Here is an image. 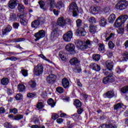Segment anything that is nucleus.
Here are the masks:
<instances>
[{"instance_id": "nucleus-1", "label": "nucleus", "mask_w": 128, "mask_h": 128, "mask_svg": "<svg viewBox=\"0 0 128 128\" xmlns=\"http://www.w3.org/2000/svg\"><path fill=\"white\" fill-rule=\"evenodd\" d=\"M57 24L54 23L52 26V36H56L58 32V26H64L66 20H64V17H60L58 20Z\"/></svg>"}, {"instance_id": "nucleus-2", "label": "nucleus", "mask_w": 128, "mask_h": 128, "mask_svg": "<svg viewBox=\"0 0 128 128\" xmlns=\"http://www.w3.org/2000/svg\"><path fill=\"white\" fill-rule=\"evenodd\" d=\"M75 44L78 50H88L90 46V41L87 40L86 42L82 40H76L75 41Z\"/></svg>"}, {"instance_id": "nucleus-3", "label": "nucleus", "mask_w": 128, "mask_h": 128, "mask_svg": "<svg viewBox=\"0 0 128 128\" xmlns=\"http://www.w3.org/2000/svg\"><path fill=\"white\" fill-rule=\"evenodd\" d=\"M128 18V15H122L119 16L115 22L114 24V28H120L122 24H124V22H126Z\"/></svg>"}, {"instance_id": "nucleus-4", "label": "nucleus", "mask_w": 128, "mask_h": 128, "mask_svg": "<svg viewBox=\"0 0 128 128\" xmlns=\"http://www.w3.org/2000/svg\"><path fill=\"white\" fill-rule=\"evenodd\" d=\"M69 11L71 12L73 14V16H78V5L75 2L71 3L69 6Z\"/></svg>"}, {"instance_id": "nucleus-5", "label": "nucleus", "mask_w": 128, "mask_h": 128, "mask_svg": "<svg viewBox=\"0 0 128 128\" xmlns=\"http://www.w3.org/2000/svg\"><path fill=\"white\" fill-rule=\"evenodd\" d=\"M128 2L126 0H120L116 5V8L120 10H124L126 8H128Z\"/></svg>"}, {"instance_id": "nucleus-6", "label": "nucleus", "mask_w": 128, "mask_h": 128, "mask_svg": "<svg viewBox=\"0 0 128 128\" xmlns=\"http://www.w3.org/2000/svg\"><path fill=\"white\" fill-rule=\"evenodd\" d=\"M46 32L44 30H40L38 32H36L34 34V36L36 38L35 42L40 40L41 38H44L46 36Z\"/></svg>"}, {"instance_id": "nucleus-7", "label": "nucleus", "mask_w": 128, "mask_h": 128, "mask_svg": "<svg viewBox=\"0 0 128 128\" xmlns=\"http://www.w3.org/2000/svg\"><path fill=\"white\" fill-rule=\"evenodd\" d=\"M44 72V66L42 64H38L34 68V74L35 76H40Z\"/></svg>"}, {"instance_id": "nucleus-8", "label": "nucleus", "mask_w": 128, "mask_h": 128, "mask_svg": "<svg viewBox=\"0 0 128 128\" xmlns=\"http://www.w3.org/2000/svg\"><path fill=\"white\" fill-rule=\"evenodd\" d=\"M74 34L72 33V31H68L63 36V40L65 42H70L72 40V36Z\"/></svg>"}, {"instance_id": "nucleus-9", "label": "nucleus", "mask_w": 128, "mask_h": 128, "mask_svg": "<svg viewBox=\"0 0 128 128\" xmlns=\"http://www.w3.org/2000/svg\"><path fill=\"white\" fill-rule=\"evenodd\" d=\"M114 82V78L112 74H110L109 76L104 77L102 80V82L105 84H110V82Z\"/></svg>"}, {"instance_id": "nucleus-10", "label": "nucleus", "mask_w": 128, "mask_h": 128, "mask_svg": "<svg viewBox=\"0 0 128 128\" xmlns=\"http://www.w3.org/2000/svg\"><path fill=\"white\" fill-rule=\"evenodd\" d=\"M66 50L68 52H72V54H76V51L74 50V48H76V46L74 44H68L66 46Z\"/></svg>"}, {"instance_id": "nucleus-11", "label": "nucleus", "mask_w": 128, "mask_h": 128, "mask_svg": "<svg viewBox=\"0 0 128 128\" xmlns=\"http://www.w3.org/2000/svg\"><path fill=\"white\" fill-rule=\"evenodd\" d=\"M90 14H96L100 12V7L98 6H96L94 8H90Z\"/></svg>"}, {"instance_id": "nucleus-12", "label": "nucleus", "mask_w": 128, "mask_h": 128, "mask_svg": "<svg viewBox=\"0 0 128 128\" xmlns=\"http://www.w3.org/2000/svg\"><path fill=\"white\" fill-rule=\"evenodd\" d=\"M56 76L54 74H52L46 78V80L48 84H52L56 80Z\"/></svg>"}, {"instance_id": "nucleus-13", "label": "nucleus", "mask_w": 128, "mask_h": 128, "mask_svg": "<svg viewBox=\"0 0 128 128\" xmlns=\"http://www.w3.org/2000/svg\"><path fill=\"white\" fill-rule=\"evenodd\" d=\"M18 4V0H10L8 2V7L10 8H14Z\"/></svg>"}, {"instance_id": "nucleus-14", "label": "nucleus", "mask_w": 128, "mask_h": 128, "mask_svg": "<svg viewBox=\"0 0 128 128\" xmlns=\"http://www.w3.org/2000/svg\"><path fill=\"white\" fill-rule=\"evenodd\" d=\"M76 32L78 34V36H86V31L84 28H79L76 30Z\"/></svg>"}, {"instance_id": "nucleus-15", "label": "nucleus", "mask_w": 128, "mask_h": 128, "mask_svg": "<svg viewBox=\"0 0 128 128\" xmlns=\"http://www.w3.org/2000/svg\"><path fill=\"white\" fill-rule=\"evenodd\" d=\"M12 30V27L10 26H8L6 28L2 30V36H6L8 32H10Z\"/></svg>"}, {"instance_id": "nucleus-16", "label": "nucleus", "mask_w": 128, "mask_h": 128, "mask_svg": "<svg viewBox=\"0 0 128 128\" xmlns=\"http://www.w3.org/2000/svg\"><path fill=\"white\" fill-rule=\"evenodd\" d=\"M62 86L64 88H70V81L66 78H64L62 80Z\"/></svg>"}, {"instance_id": "nucleus-17", "label": "nucleus", "mask_w": 128, "mask_h": 128, "mask_svg": "<svg viewBox=\"0 0 128 128\" xmlns=\"http://www.w3.org/2000/svg\"><path fill=\"white\" fill-rule=\"evenodd\" d=\"M89 32L91 34H94L96 32V30H98V26L96 25L90 24L89 26Z\"/></svg>"}, {"instance_id": "nucleus-18", "label": "nucleus", "mask_w": 128, "mask_h": 128, "mask_svg": "<svg viewBox=\"0 0 128 128\" xmlns=\"http://www.w3.org/2000/svg\"><path fill=\"white\" fill-rule=\"evenodd\" d=\"M90 68L96 72H100V66L96 63L91 64H90Z\"/></svg>"}, {"instance_id": "nucleus-19", "label": "nucleus", "mask_w": 128, "mask_h": 128, "mask_svg": "<svg viewBox=\"0 0 128 128\" xmlns=\"http://www.w3.org/2000/svg\"><path fill=\"white\" fill-rule=\"evenodd\" d=\"M114 96V91H108L104 94V98H112Z\"/></svg>"}, {"instance_id": "nucleus-20", "label": "nucleus", "mask_w": 128, "mask_h": 128, "mask_svg": "<svg viewBox=\"0 0 128 128\" xmlns=\"http://www.w3.org/2000/svg\"><path fill=\"white\" fill-rule=\"evenodd\" d=\"M70 64L74 66H78L80 64V60L76 58H74L70 60Z\"/></svg>"}, {"instance_id": "nucleus-21", "label": "nucleus", "mask_w": 128, "mask_h": 128, "mask_svg": "<svg viewBox=\"0 0 128 128\" xmlns=\"http://www.w3.org/2000/svg\"><path fill=\"white\" fill-rule=\"evenodd\" d=\"M116 126L112 124H104L103 125L99 126V128H116Z\"/></svg>"}, {"instance_id": "nucleus-22", "label": "nucleus", "mask_w": 128, "mask_h": 128, "mask_svg": "<svg viewBox=\"0 0 128 128\" xmlns=\"http://www.w3.org/2000/svg\"><path fill=\"white\" fill-rule=\"evenodd\" d=\"M106 68L109 70H112L114 68V62L107 61L106 62Z\"/></svg>"}, {"instance_id": "nucleus-23", "label": "nucleus", "mask_w": 128, "mask_h": 128, "mask_svg": "<svg viewBox=\"0 0 128 128\" xmlns=\"http://www.w3.org/2000/svg\"><path fill=\"white\" fill-rule=\"evenodd\" d=\"M40 22L38 20H34L31 24V26L33 28H37L40 26Z\"/></svg>"}, {"instance_id": "nucleus-24", "label": "nucleus", "mask_w": 128, "mask_h": 128, "mask_svg": "<svg viewBox=\"0 0 128 128\" xmlns=\"http://www.w3.org/2000/svg\"><path fill=\"white\" fill-rule=\"evenodd\" d=\"M88 20L90 26V24H96V20L94 17H88Z\"/></svg>"}, {"instance_id": "nucleus-25", "label": "nucleus", "mask_w": 128, "mask_h": 128, "mask_svg": "<svg viewBox=\"0 0 128 128\" xmlns=\"http://www.w3.org/2000/svg\"><path fill=\"white\" fill-rule=\"evenodd\" d=\"M116 20V15L114 14H111L108 18V22L110 24H113Z\"/></svg>"}, {"instance_id": "nucleus-26", "label": "nucleus", "mask_w": 128, "mask_h": 128, "mask_svg": "<svg viewBox=\"0 0 128 128\" xmlns=\"http://www.w3.org/2000/svg\"><path fill=\"white\" fill-rule=\"evenodd\" d=\"M99 24L100 26H106V18H102L100 20Z\"/></svg>"}, {"instance_id": "nucleus-27", "label": "nucleus", "mask_w": 128, "mask_h": 128, "mask_svg": "<svg viewBox=\"0 0 128 128\" xmlns=\"http://www.w3.org/2000/svg\"><path fill=\"white\" fill-rule=\"evenodd\" d=\"M98 50L99 52L102 53L104 52V44L100 43L99 44H98Z\"/></svg>"}, {"instance_id": "nucleus-28", "label": "nucleus", "mask_w": 128, "mask_h": 128, "mask_svg": "<svg viewBox=\"0 0 128 128\" xmlns=\"http://www.w3.org/2000/svg\"><path fill=\"white\" fill-rule=\"evenodd\" d=\"M8 82H10L8 78H2L1 80V84L2 86H7L8 84Z\"/></svg>"}, {"instance_id": "nucleus-29", "label": "nucleus", "mask_w": 128, "mask_h": 128, "mask_svg": "<svg viewBox=\"0 0 128 128\" xmlns=\"http://www.w3.org/2000/svg\"><path fill=\"white\" fill-rule=\"evenodd\" d=\"M49 106H50L51 107L54 108V106H56V102H54V101L52 98L49 99L47 102Z\"/></svg>"}, {"instance_id": "nucleus-30", "label": "nucleus", "mask_w": 128, "mask_h": 128, "mask_svg": "<svg viewBox=\"0 0 128 128\" xmlns=\"http://www.w3.org/2000/svg\"><path fill=\"white\" fill-rule=\"evenodd\" d=\"M59 56L62 60H66V53L60 52L59 53Z\"/></svg>"}, {"instance_id": "nucleus-31", "label": "nucleus", "mask_w": 128, "mask_h": 128, "mask_svg": "<svg viewBox=\"0 0 128 128\" xmlns=\"http://www.w3.org/2000/svg\"><path fill=\"white\" fill-rule=\"evenodd\" d=\"M26 90V86L23 84H19L18 85V90L20 92H24Z\"/></svg>"}, {"instance_id": "nucleus-32", "label": "nucleus", "mask_w": 128, "mask_h": 128, "mask_svg": "<svg viewBox=\"0 0 128 128\" xmlns=\"http://www.w3.org/2000/svg\"><path fill=\"white\" fill-rule=\"evenodd\" d=\"M48 4L50 6V8H54V0H48L47 1Z\"/></svg>"}, {"instance_id": "nucleus-33", "label": "nucleus", "mask_w": 128, "mask_h": 128, "mask_svg": "<svg viewBox=\"0 0 128 128\" xmlns=\"http://www.w3.org/2000/svg\"><path fill=\"white\" fill-rule=\"evenodd\" d=\"M26 38H14L12 40V42H24Z\"/></svg>"}, {"instance_id": "nucleus-34", "label": "nucleus", "mask_w": 128, "mask_h": 128, "mask_svg": "<svg viewBox=\"0 0 128 128\" xmlns=\"http://www.w3.org/2000/svg\"><path fill=\"white\" fill-rule=\"evenodd\" d=\"M92 58L96 62H98L100 60V55L98 54H94L92 55Z\"/></svg>"}, {"instance_id": "nucleus-35", "label": "nucleus", "mask_w": 128, "mask_h": 128, "mask_svg": "<svg viewBox=\"0 0 128 128\" xmlns=\"http://www.w3.org/2000/svg\"><path fill=\"white\" fill-rule=\"evenodd\" d=\"M27 96L28 98H36V96H38V94H36V92H29L27 94Z\"/></svg>"}, {"instance_id": "nucleus-36", "label": "nucleus", "mask_w": 128, "mask_h": 128, "mask_svg": "<svg viewBox=\"0 0 128 128\" xmlns=\"http://www.w3.org/2000/svg\"><path fill=\"white\" fill-rule=\"evenodd\" d=\"M122 106H124L122 104L118 103L114 106V109L116 110H118L120 108H122Z\"/></svg>"}, {"instance_id": "nucleus-37", "label": "nucleus", "mask_w": 128, "mask_h": 128, "mask_svg": "<svg viewBox=\"0 0 128 128\" xmlns=\"http://www.w3.org/2000/svg\"><path fill=\"white\" fill-rule=\"evenodd\" d=\"M18 10L20 12H22L24 10V6L22 4H18Z\"/></svg>"}, {"instance_id": "nucleus-38", "label": "nucleus", "mask_w": 128, "mask_h": 128, "mask_svg": "<svg viewBox=\"0 0 128 128\" xmlns=\"http://www.w3.org/2000/svg\"><path fill=\"white\" fill-rule=\"evenodd\" d=\"M74 105L76 106V108H80L82 106V102L78 100H76L74 102Z\"/></svg>"}, {"instance_id": "nucleus-39", "label": "nucleus", "mask_w": 128, "mask_h": 128, "mask_svg": "<svg viewBox=\"0 0 128 128\" xmlns=\"http://www.w3.org/2000/svg\"><path fill=\"white\" fill-rule=\"evenodd\" d=\"M36 86V81L34 80H32L29 82V86H30V88H34Z\"/></svg>"}, {"instance_id": "nucleus-40", "label": "nucleus", "mask_w": 128, "mask_h": 128, "mask_svg": "<svg viewBox=\"0 0 128 128\" xmlns=\"http://www.w3.org/2000/svg\"><path fill=\"white\" fill-rule=\"evenodd\" d=\"M10 20H12V22H16V15L15 14H10Z\"/></svg>"}, {"instance_id": "nucleus-41", "label": "nucleus", "mask_w": 128, "mask_h": 128, "mask_svg": "<svg viewBox=\"0 0 128 128\" xmlns=\"http://www.w3.org/2000/svg\"><path fill=\"white\" fill-rule=\"evenodd\" d=\"M56 91L58 94H64V90L62 87L58 86L56 88Z\"/></svg>"}, {"instance_id": "nucleus-42", "label": "nucleus", "mask_w": 128, "mask_h": 128, "mask_svg": "<svg viewBox=\"0 0 128 128\" xmlns=\"http://www.w3.org/2000/svg\"><path fill=\"white\" fill-rule=\"evenodd\" d=\"M76 24L77 28H80V26H82V20L80 19H78L76 20Z\"/></svg>"}, {"instance_id": "nucleus-43", "label": "nucleus", "mask_w": 128, "mask_h": 128, "mask_svg": "<svg viewBox=\"0 0 128 128\" xmlns=\"http://www.w3.org/2000/svg\"><path fill=\"white\" fill-rule=\"evenodd\" d=\"M38 22H40V24H44V22H46V18H43V17H42V18H38V19L37 20Z\"/></svg>"}, {"instance_id": "nucleus-44", "label": "nucleus", "mask_w": 128, "mask_h": 128, "mask_svg": "<svg viewBox=\"0 0 128 128\" xmlns=\"http://www.w3.org/2000/svg\"><path fill=\"white\" fill-rule=\"evenodd\" d=\"M75 72L80 73L82 72V68L78 65H76L74 69Z\"/></svg>"}, {"instance_id": "nucleus-45", "label": "nucleus", "mask_w": 128, "mask_h": 128, "mask_svg": "<svg viewBox=\"0 0 128 128\" xmlns=\"http://www.w3.org/2000/svg\"><path fill=\"white\" fill-rule=\"evenodd\" d=\"M64 4L62 2H58L56 4V8H64Z\"/></svg>"}, {"instance_id": "nucleus-46", "label": "nucleus", "mask_w": 128, "mask_h": 128, "mask_svg": "<svg viewBox=\"0 0 128 128\" xmlns=\"http://www.w3.org/2000/svg\"><path fill=\"white\" fill-rule=\"evenodd\" d=\"M20 22L22 26H26L28 24V20L26 18L20 20Z\"/></svg>"}, {"instance_id": "nucleus-47", "label": "nucleus", "mask_w": 128, "mask_h": 128, "mask_svg": "<svg viewBox=\"0 0 128 128\" xmlns=\"http://www.w3.org/2000/svg\"><path fill=\"white\" fill-rule=\"evenodd\" d=\"M22 69L21 70V74H22L24 76H28V70L22 69Z\"/></svg>"}, {"instance_id": "nucleus-48", "label": "nucleus", "mask_w": 128, "mask_h": 128, "mask_svg": "<svg viewBox=\"0 0 128 128\" xmlns=\"http://www.w3.org/2000/svg\"><path fill=\"white\" fill-rule=\"evenodd\" d=\"M116 36V34L114 33H110V36L106 38L105 42H108L110 38H114Z\"/></svg>"}, {"instance_id": "nucleus-49", "label": "nucleus", "mask_w": 128, "mask_h": 128, "mask_svg": "<svg viewBox=\"0 0 128 128\" xmlns=\"http://www.w3.org/2000/svg\"><path fill=\"white\" fill-rule=\"evenodd\" d=\"M24 116L22 114H18L15 116V120H20L23 118Z\"/></svg>"}, {"instance_id": "nucleus-50", "label": "nucleus", "mask_w": 128, "mask_h": 128, "mask_svg": "<svg viewBox=\"0 0 128 128\" xmlns=\"http://www.w3.org/2000/svg\"><path fill=\"white\" fill-rule=\"evenodd\" d=\"M123 60H128V53L127 52H124L122 54Z\"/></svg>"}, {"instance_id": "nucleus-51", "label": "nucleus", "mask_w": 128, "mask_h": 128, "mask_svg": "<svg viewBox=\"0 0 128 128\" xmlns=\"http://www.w3.org/2000/svg\"><path fill=\"white\" fill-rule=\"evenodd\" d=\"M108 46L109 48H110V50H112V48H114V42H112V41H110L108 43Z\"/></svg>"}, {"instance_id": "nucleus-52", "label": "nucleus", "mask_w": 128, "mask_h": 128, "mask_svg": "<svg viewBox=\"0 0 128 128\" xmlns=\"http://www.w3.org/2000/svg\"><path fill=\"white\" fill-rule=\"evenodd\" d=\"M17 18H20V20H24L26 18V14H18Z\"/></svg>"}, {"instance_id": "nucleus-53", "label": "nucleus", "mask_w": 128, "mask_h": 128, "mask_svg": "<svg viewBox=\"0 0 128 128\" xmlns=\"http://www.w3.org/2000/svg\"><path fill=\"white\" fill-rule=\"evenodd\" d=\"M117 32L118 34H124V28H119Z\"/></svg>"}, {"instance_id": "nucleus-54", "label": "nucleus", "mask_w": 128, "mask_h": 128, "mask_svg": "<svg viewBox=\"0 0 128 128\" xmlns=\"http://www.w3.org/2000/svg\"><path fill=\"white\" fill-rule=\"evenodd\" d=\"M10 112L16 114H18V109L16 108H10Z\"/></svg>"}, {"instance_id": "nucleus-55", "label": "nucleus", "mask_w": 128, "mask_h": 128, "mask_svg": "<svg viewBox=\"0 0 128 128\" xmlns=\"http://www.w3.org/2000/svg\"><path fill=\"white\" fill-rule=\"evenodd\" d=\"M4 128H12V124L8 122H6L4 124Z\"/></svg>"}, {"instance_id": "nucleus-56", "label": "nucleus", "mask_w": 128, "mask_h": 128, "mask_svg": "<svg viewBox=\"0 0 128 128\" xmlns=\"http://www.w3.org/2000/svg\"><path fill=\"white\" fill-rule=\"evenodd\" d=\"M15 98L17 100H22V94H18L16 95Z\"/></svg>"}, {"instance_id": "nucleus-57", "label": "nucleus", "mask_w": 128, "mask_h": 128, "mask_svg": "<svg viewBox=\"0 0 128 128\" xmlns=\"http://www.w3.org/2000/svg\"><path fill=\"white\" fill-rule=\"evenodd\" d=\"M121 92H123V94H126V92H128V86L123 87L121 89Z\"/></svg>"}, {"instance_id": "nucleus-58", "label": "nucleus", "mask_w": 128, "mask_h": 128, "mask_svg": "<svg viewBox=\"0 0 128 128\" xmlns=\"http://www.w3.org/2000/svg\"><path fill=\"white\" fill-rule=\"evenodd\" d=\"M36 108L39 110L40 108H44V104H42V102H38L36 106Z\"/></svg>"}, {"instance_id": "nucleus-59", "label": "nucleus", "mask_w": 128, "mask_h": 128, "mask_svg": "<svg viewBox=\"0 0 128 128\" xmlns=\"http://www.w3.org/2000/svg\"><path fill=\"white\" fill-rule=\"evenodd\" d=\"M38 4L40 6V8H42V10H44V2L40 0L38 2Z\"/></svg>"}, {"instance_id": "nucleus-60", "label": "nucleus", "mask_w": 128, "mask_h": 128, "mask_svg": "<svg viewBox=\"0 0 128 128\" xmlns=\"http://www.w3.org/2000/svg\"><path fill=\"white\" fill-rule=\"evenodd\" d=\"M110 12V8H105L103 9V12L104 14H108V12Z\"/></svg>"}, {"instance_id": "nucleus-61", "label": "nucleus", "mask_w": 128, "mask_h": 128, "mask_svg": "<svg viewBox=\"0 0 128 128\" xmlns=\"http://www.w3.org/2000/svg\"><path fill=\"white\" fill-rule=\"evenodd\" d=\"M52 120H56L58 118V115L56 114H52Z\"/></svg>"}, {"instance_id": "nucleus-62", "label": "nucleus", "mask_w": 128, "mask_h": 128, "mask_svg": "<svg viewBox=\"0 0 128 128\" xmlns=\"http://www.w3.org/2000/svg\"><path fill=\"white\" fill-rule=\"evenodd\" d=\"M76 84L78 86H80V88H82V84L80 80L76 78Z\"/></svg>"}, {"instance_id": "nucleus-63", "label": "nucleus", "mask_w": 128, "mask_h": 128, "mask_svg": "<svg viewBox=\"0 0 128 128\" xmlns=\"http://www.w3.org/2000/svg\"><path fill=\"white\" fill-rule=\"evenodd\" d=\"M32 128H46L44 127V126H38V125H32L31 126Z\"/></svg>"}, {"instance_id": "nucleus-64", "label": "nucleus", "mask_w": 128, "mask_h": 128, "mask_svg": "<svg viewBox=\"0 0 128 128\" xmlns=\"http://www.w3.org/2000/svg\"><path fill=\"white\" fill-rule=\"evenodd\" d=\"M56 122L58 124H62V122H64V119L62 118H58L56 120Z\"/></svg>"}]
</instances>
